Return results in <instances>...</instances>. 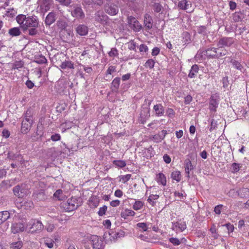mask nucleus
Wrapping results in <instances>:
<instances>
[{"mask_svg":"<svg viewBox=\"0 0 249 249\" xmlns=\"http://www.w3.org/2000/svg\"><path fill=\"white\" fill-rule=\"evenodd\" d=\"M105 10L107 13L112 16L116 15L119 12L118 6L112 4L106 6Z\"/></svg>","mask_w":249,"mask_h":249,"instance_id":"2eb2a0df","label":"nucleus"},{"mask_svg":"<svg viewBox=\"0 0 249 249\" xmlns=\"http://www.w3.org/2000/svg\"><path fill=\"white\" fill-rule=\"evenodd\" d=\"M23 66V63L21 61H16L12 64V69L14 70H18L20 68H21Z\"/></svg>","mask_w":249,"mask_h":249,"instance_id":"09e8293b","label":"nucleus"},{"mask_svg":"<svg viewBox=\"0 0 249 249\" xmlns=\"http://www.w3.org/2000/svg\"><path fill=\"white\" fill-rule=\"evenodd\" d=\"M172 229L176 233L183 231L186 229V225L184 221H178L176 222H172Z\"/></svg>","mask_w":249,"mask_h":249,"instance_id":"9b49d317","label":"nucleus"},{"mask_svg":"<svg viewBox=\"0 0 249 249\" xmlns=\"http://www.w3.org/2000/svg\"><path fill=\"white\" fill-rule=\"evenodd\" d=\"M242 165L240 163H232L231 164V171L233 173H236L239 171L241 168Z\"/></svg>","mask_w":249,"mask_h":249,"instance_id":"79ce46f5","label":"nucleus"},{"mask_svg":"<svg viewBox=\"0 0 249 249\" xmlns=\"http://www.w3.org/2000/svg\"><path fill=\"white\" fill-rule=\"evenodd\" d=\"M194 169L191 160L189 159L185 160V169L187 177H189L190 171Z\"/></svg>","mask_w":249,"mask_h":249,"instance_id":"a878e982","label":"nucleus"},{"mask_svg":"<svg viewBox=\"0 0 249 249\" xmlns=\"http://www.w3.org/2000/svg\"><path fill=\"white\" fill-rule=\"evenodd\" d=\"M37 27H32L29 29V34L30 36H35L38 33V31L36 30Z\"/></svg>","mask_w":249,"mask_h":249,"instance_id":"052dcab7","label":"nucleus"},{"mask_svg":"<svg viewBox=\"0 0 249 249\" xmlns=\"http://www.w3.org/2000/svg\"><path fill=\"white\" fill-rule=\"evenodd\" d=\"M53 196L55 200H62L65 198V196L63 194V191L61 189L56 190Z\"/></svg>","mask_w":249,"mask_h":249,"instance_id":"b1692460","label":"nucleus"},{"mask_svg":"<svg viewBox=\"0 0 249 249\" xmlns=\"http://www.w3.org/2000/svg\"><path fill=\"white\" fill-rule=\"evenodd\" d=\"M234 42V39L232 37H223L219 39L217 46L220 49L222 50V48L224 47H230Z\"/></svg>","mask_w":249,"mask_h":249,"instance_id":"0eeeda50","label":"nucleus"},{"mask_svg":"<svg viewBox=\"0 0 249 249\" xmlns=\"http://www.w3.org/2000/svg\"><path fill=\"white\" fill-rule=\"evenodd\" d=\"M80 204L78 199L75 197L68 199L67 201L63 202L61 204V207L66 212H71L76 209Z\"/></svg>","mask_w":249,"mask_h":249,"instance_id":"20e7f679","label":"nucleus"},{"mask_svg":"<svg viewBox=\"0 0 249 249\" xmlns=\"http://www.w3.org/2000/svg\"><path fill=\"white\" fill-rule=\"evenodd\" d=\"M144 102L146 103V104H148V107H146L145 108H143L144 111L145 113V119H148L150 117V109L149 108V106L151 104L152 100H149L147 99H145Z\"/></svg>","mask_w":249,"mask_h":249,"instance_id":"72a5a7b5","label":"nucleus"},{"mask_svg":"<svg viewBox=\"0 0 249 249\" xmlns=\"http://www.w3.org/2000/svg\"><path fill=\"white\" fill-rule=\"evenodd\" d=\"M231 62L232 64L233 67L237 70L241 71L243 69V66L240 62L235 60H231Z\"/></svg>","mask_w":249,"mask_h":249,"instance_id":"58836bf2","label":"nucleus"},{"mask_svg":"<svg viewBox=\"0 0 249 249\" xmlns=\"http://www.w3.org/2000/svg\"><path fill=\"white\" fill-rule=\"evenodd\" d=\"M139 51L142 54H143L144 53H146V52H148V48L145 44H141L139 46Z\"/></svg>","mask_w":249,"mask_h":249,"instance_id":"5fc2aeb1","label":"nucleus"},{"mask_svg":"<svg viewBox=\"0 0 249 249\" xmlns=\"http://www.w3.org/2000/svg\"><path fill=\"white\" fill-rule=\"evenodd\" d=\"M217 126V121L212 118L211 120V124L210 127V131L212 132L213 130L216 129Z\"/></svg>","mask_w":249,"mask_h":249,"instance_id":"8fccbe9b","label":"nucleus"},{"mask_svg":"<svg viewBox=\"0 0 249 249\" xmlns=\"http://www.w3.org/2000/svg\"><path fill=\"white\" fill-rule=\"evenodd\" d=\"M91 242L93 249H103L104 248L103 240L97 235L91 236Z\"/></svg>","mask_w":249,"mask_h":249,"instance_id":"6e6552de","label":"nucleus"},{"mask_svg":"<svg viewBox=\"0 0 249 249\" xmlns=\"http://www.w3.org/2000/svg\"><path fill=\"white\" fill-rule=\"evenodd\" d=\"M54 227L53 224L49 223L46 226V230L47 231L51 232L53 231Z\"/></svg>","mask_w":249,"mask_h":249,"instance_id":"774afa93","label":"nucleus"},{"mask_svg":"<svg viewBox=\"0 0 249 249\" xmlns=\"http://www.w3.org/2000/svg\"><path fill=\"white\" fill-rule=\"evenodd\" d=\"M12 213H15V210H11L10 212L4 211L0 212V225L6 221L10 218Z\"/></svg>","mask_w":249,"mask_h":249,"instance_id":"dca6fc26","label":"nucleus"},{"mask_svg":"<svg viewBox=\"0 0 249 249\" xmlns=\"http://www.w3.org/2000/svg\"><path fill=\"white\" fill-rule=\"evenodd\" d=\"M40 243L49 249H52L53 247L54 241L49 237H44L41 238L40 241Z\"/></svg>","mask_w":249,"mask_h":249,"instance_id":"f3484780","label":"nucleus"},{"mask_svg":"<svg viewBox=\"0 0 249 249\" xmlns=\"http://www.w3.org/2000/svg\"><path fill=\"white\" fill-rule=\"evenodd\" d=\"M60 67L62 69H66L67 68L70 69H73L74 68L73 63L71 61L66 60L61 63V65H60Z\"/></svg>","mask_w":249,"mask_h":249,"instance_id":"bb28decb","label":"nucleus"},{"mask_svg":"<svg viewBox=\"0 0 249 249\" xmlns=\"http://www.w3.org/2000/svg\"><path fill=\"white\" fill-rule=\"evenodd\" d=\"M143 24L146 30H149L152 29L153 26V19L152 17L148 14H145L144 15Z\"/></svg>","mask_w":249,"mask_h":249,"instance_id":"f8f14e48","label":"nucleus"},{"mask_svg":"<svg viewBox=\"0 0 249 249\" xmlns=\"http://www.w3.org/2000/svg\"><path fill=\"white\" fill-rule=\"evenodd\" d=\"M32 124L22 121L21 124V132L23 134H27L30 130Z\"/></svg>","mask_w":249,"mask_h":249,"instance_id":"c85d7f7f","label":"nucleus"},{"mask_svg":"<svg viewBox=\"0 0 249 249\" xmlns=\"http://www.w3.org/2000/svg\"><path fill=\"white\" fill-rule=\"evenodd\" d=\"M167 115L170 118H172L175 114L174 110L172 108H168L166 111Z\"/></svg>","mask_w":249,"mask_h":249,"instance_id":"338daca9","label":"nucleus"},{"mask_svg":"<svg viewBox=\"0 0 249 249\" xmlns=\"http://www.w3.org/2000/svg\"><path fill=\"white\" fill-rule=\"evenodd\" d=\"M144 206V203L140 200H136L135 203L133 205V208L135 211H138L142 208Z\"/></svg>","mask_w":249,"mask_h":249,"instance_id":"c9c22d12","label":"nucleus"},{"mask_svg":"<svg viewBox=\"0 0 249 249\" xmlns=\"http://www.w3.org/2000/svg\"><path fill=\"white\" fill-rule=\"evenodd\" d=\"M149 224L144 222H140L137 224L136 227L142 231H146L148 229Z\"/></svg>","mask_w":249,"mask_h":249,"instance_id":"f704fd0d","label":"nucleus"},{"mask_svg":"<svg viewBox=\"0 0 249 249\" xmlns=\"http://www.w3.org/2000/svg\"><path fill=\"white\" fill-rule=\"evenodd\" d=\"M25 230V227L23 223H17L13 224L11 227V231L13 233L22 232Z\"/></svg>","mask_w":249,"mask_h":249,"instance_id":"a211bd4d","label":"nucleus"},{"mask_svg":"<svg viewBox=\"0 0 249 249\" xmlns=\"http://www.w3.org/2000/svg\"><path fill=\"white\" fill-rule=\"evenodd\" d=\"M189 6L188 2L186 0H181L178 3V7L183 10H187Z\"/></svg>","mask_w":249,"mask_h":249,"instance_id":"e433bc0d","label":"nucleus"},{"mask_svg":"<svg viewBox=\"0 0 249 249\" xmlns=\"http://www.w3.org/2000/svg\"><path fill=\"white\" fill-rule=\"evenodd\" d=\"M219 102V96L218 93L213 94L209 100V109L211 111L215 112Z\"/></svg>","mask_w":249,"mask_h":249,"instance_id":"423d86ee","label":"nucleus"},{"mask_svg":"<svg viewBox=\"0 0 249 249\" xmlns=\"http://www.w3.org/2000/svg\"><path fill=\"white\" fill-rule=\"evenodd\" d=\"M73 125V123L72 122H66L64 123H62L61 124V128L62 129V132H65L66 130L70 129L72 127Z\"/></svg>","mask_w":249,"mask_h":249,"instance_id":"473e14b6","label":"nucleus"},{"mask_svg":"<svg viewBox=\"0 0 249 249\" xmlns=\"http://www.w3.org/2000/svg\"><path fill=\"white\" fill-rule=\"evenodd\" d=\"M210 231L211 232L212 236L213 239H218L219 235L216 231V229L214 225H213L210 229Z\"/></svg>","mask_w":249,"mask_h":249,"instance_id":"c03bdc74","label":"nucleus"},{"mask_svg":"<svg viewBox=\"0 0 249 249\" xmlns=\"http://www.w3.org/2000/svg\"><path fill=\"white\" fill-rule=\"evenodd\" d=\"M47 60L44 56L41 55L36 59L35 62L38 64H43L47 62Z\"/></svg>","mask_w":249,"mask_h":249,"instance_id":"3c124183","label":"nucleus"},{"mask_svg":"<svg viewBox=\"0 0 249 249\" xmlns=\"http://www.w3.org/2000/svg\"><path fill=\"white\" fill-rule=\"evenodd\" d=\"M118 52L116 48H112L110 51L108 53V55L110 57H118Z\"/></svg>","mask_w":249,"mask_h":249,"instance_id":"603ef678","label":"nucleus"},{"mask_svg":"<svg viewBox=\"0 0 249 249\" xmlns=\"http://www.w3.org/2000/svg\"><path fill=\"white\" fill-rule=\"evenodd\" d=\"M232 192L235 193V195H233V196H238L241 198H247L249 197V189L247 188H242L237 191H235L234 190H231L230 191V194Z\"/></svg>","mask_w":249,"mask_h":249,"instance_id":"9d476101","label":"nucleus"},{"mask_svg":"<svg viewBox=\"0 0 249 249\" xmlns=\"http://www.w3.org/2000/svg\"><path fill=\"white\" fill-rule=\"evenodd\" d=\"M56 24L57 26L62 30L65 29L67 26L66 22L62 20L57 21Z\"/></svg>","mask_w":249,"mask_h":249,"instance_id":"4d7b16f0","label":"nucleus"},{"mask_svg":"<svg viewBox=\"0 0 249 249\" xmlns=\"http://www.w3.org/2000/svg\"><path fill=\"white\" fill-rule=\"evenodd\" d=\"M107 207L106 205H104V206L100 207L99 209V210L98 212V214L99 216H103L107 210Z\"/></svg>","mask_w":249,"mask_h":249,"instance_id":"bf43d9fd","label":"nucleus"},{"mask_svg":"<svg viewBox=\"0 0 249 249\" xmlns=\"http://www.w3.org/2000/svg\"><path fill=\"white\" fill-rule=\"evenodd\" d=\"M17 14V11L14 8L8 9L6 11L5 16L8 17H13Z\"/></svg>","mask_w":249,"mask_h":249,"instance_id":"de8ad7c7","label":"nucleus"},{"mask_svg":"<svg viewBox=\"0 0 249 249\" xmlns=\"http://www.w3.org/2000/svg\"><path fill=\"white\" fill-rule=\"evenodd\" d=\"M156 180L159 183L162 185L163 186H165L166 185V177L162 173H160L157 175Z\"/></svg>","mask_w":249,"mask_h":249,"instance_id":"5701e85b","label":"nucleus"},{"mask_svg":"<svg viewBox=\"0 0 249 249\" xmlns=\"http://www.w3.org/2000/svg\"><path fill=\"white\" fill-rule=\"evenodd\" d=\"M127 23L129 27L134 32H139L142 29V25L134 17L129 16L127 18Z\"/></svg>","mask_w":249,"mask_h":249,"instance_id":"39448f33","label":"nucleus"},{"mask_svg":"<svg viewBox=\"0 0 249 249\" xmlns=\"http://www.w3.org/2000/svg\"><path fill=\"white\" fill-rule=\"evenodd\" d=\"M198 67L197 65H193L190 71L188 77L191 78L195 77L196 73L198 72Z\"/></svg>","mask_w":249,"mask_h":249,"instance_id":"c756f323","label":"nucleus"},{"mask_svg":"<svg viewBox=\"0 0 249 249\" xmlns=\"http://www.w3.org/2000/svg\"><path fill=\"white\" fill-rule=\"evenodd\" d=\"M153 148L151 146L148 148H146L144 149V153L145 154V156L147 159L149 158H151L154 156V154L153 153Z\"/></svg>","mask_w":249,"mask_h":249,"instance_id":"a18cd8bd","label":"nucleus"},{"mask_svg":"<svg viewBox=\"0 0 249 249\" xmlns=\"http://www.w3.org/2000/svg\"><path fill=\"white\" fill-rule=\"evenodd\" d=\"M16 20L20 27L25 30L32 27H38L39 25L38 19L35 16L27 17L25 15L20 14L16 17Z\"/></svg>","mask_w":249,"mask_h":249,"instance_id":"f257e3e1","label":"nucleus"},{"mask_svg":"<svg viewBox=\"0 0 249 249\" xmlns=\"http://www.w3.org/2000/svg\"><path fill=\"white\" fill-rule=\"evenodd\" d=\"M13 191L15 196L18 197H23L27 193V190L25 188V184L18 185L14 187Z\"/></svg>","mask_w":249,"mask_h":249,"instance_id":"1a4fd4ad","label":"nucleus"},{"mask_svg":"<svg viewBox=\"0 0 249 249\" xmlns=\"http://www.w3.org/2000/svg\"><path fill=\"white\" fill-rule=\"evenodd\" d=\"M23 207L25 209H31V208H33L34 207L33 202L31 200L26 201L24 202Z\"/></svg>","mask_w":249,"mask_h":249,"instance_id":"6e6d98bb","label":"nucleus"},{"mask_svg":"<svg viewBox=\"0 0 249 249\" xmlns=\"http://www.w3.org/2000/svg\"><path fill=\"white\" fill-rule=\"evenodd\" d=\"M23 243L22 241L13 242L10 244V248L13 249H20L22 248Z\"/></svg>","mask_w":249,"mask_h":249,"instance_id":"37998d69","label":"nucleus"},{"mask_svg":"<svg viewBox=\"0 0 249 249\" xmlns=\"http://www.w3.org/2000/svg\"><path fill=\"white\" fill-rule=\"evenodd\" d=\"M171 178L176 180L177 182H179L181 179L180 172L178 171H174L171 174Z\"/></svg>","mask_w":249,"mask_h":249,"instance_id":"4c0bfd02","label":"nucleus"},{"mask_svg":"<svg viewBox=\"0 0 249 249\" xmlns=\"http://www.w3.org/2000/svg\"><path fill=\"white\" fill-rule=\"evenodd\" d=\"M153 109L155 112L157 116L160 117L164 115V109L161 104H157L153 107Z\"/></svg>","mask_w":249,"mask_h":249,"instance_id":"412c9836","label":"nucleus"},{"mask_svg":"<svg viewBox=\"0 0 249 249\" xmlns=\"http://www.w3.org/2000/svg\"><path fill=\"white\" fill-rule=\"evenodd\" d=\"M8 33L12 36H17L20 35L21 31L19 28L14 27L9 30Z\"/></svg>","mask_w":249,"mask_h":249,"instance_id":"2f4dec72","label":"nucleus"},{"mask_svg":"<svg viewBox=\"0 0 249 249\" xmlns=\"http://www.w3.org/2000/svg\"><path fill=\"white\" fill-rule=\"evenodd\" d=\"M55 20L56 18L55 14L53 12H51L46 17L45 22L47 25L50 26L54 23Z\"/></svg>","mask_w":249,"mask_h":249,"instance_id":"4be33fe9","label":"nucleus"},{"mask_svg":"<svg viewBox=\"0 0 249 249\" xmlns=\"http://www.w3.org/2000/svg\"><path fill=\"white\" fill-rule=\"evenodd\" d=\"M116 71V67L114 66H109L107 71V74H111L114 72Z\"/></svg>","mask_w":249,"mask_h":249,"instance_id":"69168bd1","label":"nucleus"},{"mask_svg":"<svg viewBox=\"0 0 249 249\" xmlns=\"http://www.w3.org/2000/svg\"><path fill=\"white\" fill-rule=\"evenodd\" d=\"M33 197L36 200H44L46 198L44 190L43 189L38 190L35 191L33 194Z\"/></svg>","mask_w":249,"mask_h":249,"instance_id":"4468645a","label":"nucleus"},{"mask_svg":"<svg viewBox=\"0 0 249 249\" xmlns=\"http://www.w3.org/2000/svg\"><path fill=\"white\" fill-rule=\"evenodd\" d=\"M128 48L130 50H135L136 43L134 41H131L127 43Z\"/></svg>","mask_w":249,"mask_h":249,"instance_id":"e2e57ef3","label":"nucleus"},{"mask_svg":"<svg viewBox=\"0 0 249 249\" xmlns=\"http://www.w3.org/2000/svg\"><path fill=\"white\" fill-rule=\"evenodd\" d=\"M151 7H152L154 12L157 13L160 12L162 8V7L160 3L156 2H152Z\"/></svg>","mask_w":249,"mask_h":249,"instance_id":"a19ab883","label":"nucleus"},{"mask_svg":"<svg viewBox=\"0 0 249 249\" xmlns=\"http://www.w3.org/2000/svg\"><path fill=\"white\" fill-rule=\"evenodd\" d=\"M204 55L210 58H219L225 55L227 53L226 50H221L219 48L210 47L203 52Z\"/></svg>","mask_w":249,"mask_h":249,"instance_id":"7ed1b4c3","label":"nucleus"},{"mask_svg":"<svg viewBox=\"0 0 249 249\" xmlns=\"http://www.w3.org/2000/svg\"><path fill=\"white\" fill-rule=\"evenodd\" d=\"M169 241L173 244L174 246H178L180 244L181 242L177 238L172 237L169 239Z\"/></svg>","mask_w":249,"mask_h":249,"instance_id":"13d9d810","label":"nucleus"},{"mask_svg":"<svg viewBox=\"0 0 249 249\" xmlns=\"http://www.w3.org/2000/svg\"><path fill=\"white\" fill-rule=\"evenodd\" d=\"M159 198V196L158 195H150L147 199V201L151 206L154 207L156 203V200Z\"/></svg>","mask_w":249,"mask_h":249,"instance_id":"7c9ffc66","label":"nucleus"},{"mask_svg":"<svg viewBox=\"0 0 249 249\" xmlns=\"http://www.w3.org/2000/svg\"><path fill=\"white\" fill-rule=\"evenodd\" d=\"M131 177V175L130 174H127L122 176L121 177V180L124 183H125L130 179Z\"/></svg>","mask_w":249,"mask_h":249,"instance_id":"0e129e2a","label":"nucleus"},{"mask_svg":"<svg viewBox=\"0 0 249 249\" xmlns=\"http://www.w3.org/2000/svg\"><path fill=\"white\" fill-rule=\"evenodd\" d=\"M135 214V212L131 210L126 209L121 212V216L124 219H126L128 216H134Z\"/></svg>","mask_w":249,"mask_h":249,"instance_id":"393cba45","label":"nucleus"},{"mask_svg":"<svg viewBox=\"0 0 249 249\" xmlns=\"http://www.w3.org/2000/svg\"><path fill=\"white\" fill-rule=\"evenodd\" d=\"M71 15L72 17L77 18H83L85 17L84 13L81 7L80 6H75L74 7V10L71 11Z\"/></svg>","mask_w":249,"mask_h":249,"instance_id":"ddd939ff","label":"nucleus"},{"mask_svg":"<svg viewBox=\"0 0 249 249\" xmlns=\"http://www.w3.org/2000/svg\"><path fill=\"white\" fill-rule=\"evenodd\" d=\"M26 228L29 232L32 233H39L43 229L44 225L38 219H32L27 223Z\"/></svg>","mask_w":249,"mask_h":249,"instance_id":"f03ea898","label":"nucleus"},{"mask_svg":"<svg viewBox=\"0 0 249 249\" xmlns=\"http://www.w3.org/2000/svg\"><path fill=\"white\" fill-rule=\"evenodd\" d=\"M112 163L116 167L120 168L124 167L126 165L125 161L123 160H114L113 161Z\"/></svg>","mask_w":249,"mask_h":249,"instance_id":"ea45409f","label":"nucleus"},{"mask_svg":"<svg viewBox=\"0 0 249 249\" xmlns=\"http://www.w3.org/2000/svg\"><path fill=\"white\" fill-rule=\"evenodd\" d=\"M224 208H225V207L223 205H218L214 207V212L216 214H220Z\"/></svg>","mask_w":249,"mask_h":249,"instance_id":"864d4df0","label":"nucleus"},{"mask_svg":"<svg viewBox=\"0 0 249 249\" xmlns=\"http://www.w3.org/2000/svg\"><path fill=\"white\" fill-rule=\"evenodd\" d=\"M76 33L81 36H84L88 33V27L84 24H79L76 28Z\"/></svg>","mask_w":249,"mask_h":249,"instance_id":"6ab92c4d","label":"nucleus"},{"mask_svg":"<svg viewBox=\"0 0 249 249\" xmlns=\"http://www.w3.org/2000/svg\"><path fill=\"white\" fill-rule=\"evenodd\" d=\"M120 78H115L111 83V89L113 91H117L119 88L120 84Z\"/></svg>","mask_w":249,"mask_h":249,"instance_id":"cd10ccee","label":"nucleus"},{"mask_svg":"<svg viewBox=\"0 0 249 249\" xmlns=\"http://www.w3.org/2000/svg\"><path fill=\"white\" fill-rule=\"evenodd\" d=\"M155 61L152 59H149L146 61L144 64V67L151 69L154 68L155 65Z\"/></svg>","mask_w":249,"mask_h":249,"instance_id":"49530a36","label":"nucleus"},{"mask_svg":"<svg viewBox=\"0 0 249 249\" xmlns=\"http://www.w3.org/2000/svg\"><path fill=\"white\" fill-rule=\"evenodd\" d=\"M78 66L80 67V68L83 67L84 70L88 73H90L92 71V69L90 67H85L81 64H79Z\"/></svg>","mask_w":249,"mask_h":249,"instance_id":"680f3d73","label":"nucleus"},{"mask_svg":"<svg viewBox=\"0 0 249 249\" xmlns=\"http://www.w3.org/2000/svg\"><path fill=\"white\" fill-rule=\"evenodd\" d=\"M167 134V131L165 130H163L158 134L154 135L153 136L152 139L156 142H160L162 140H163L164 139Z\"/></svg>","mask_w":249,"mask_h":249,"instance_id":"aec40b11","label":"nucleus"}]
</instances>
